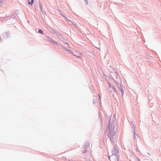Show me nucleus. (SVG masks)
Masks as SVG:
<instances>
[{
	"label": "nucleus",
	"mask_w": 161,
	"mask_h": 161,
	"mask_svg": "<svg viewBox=\"0 0 161 161\" xmlns=\"http://www.w3.org/2000/svg\"><path fill=\"white\" fill-rule=\"evenodd\" d=\"M33 2L34 1L33 0H31V1H29L28 3L29 4L32 5L33 4Z\"/></svg>",
	"instance_id": "f257e3e1"
},
{
	"label": "nucleus",
	"mask_w": 161,
	"mask_h": 161,
	"mask_svg": "<svg viewBox=\"0 0 161 161\" xmlns=\"http://www.w3.org/2000/svg\"><path fill=\"white\" fill-rule=\"evenodd\" d=\"M38 32L39 33H42V34H43V31L42 30H41V29H40L39 30V31H38Z\"/></svg>",
	"instance_id": "f03ea898"
},
{
	"label": "nucleus",
	"mask_w": 161,
	"mask_h": 161,
	"mask_svg": "<svg viewBox=\"0 0 161 161\" xmlns=\"http://www.w3.org/2000/svg\"><path fill=\"white\" fill-rule=\"evenodd\" d=\"M52 43L53 44L55 45L57 44V43L56 42L54 41H52Z\"/></svg>",
	"instance_id": "7ed1b4c3"
},
{
	"label": "nucleus",
	"mask_w": 161,
	"mask_h": 161,
	"mask_svg": "<svg viewBox=\"0 0 161 161\" xmlns=\"http://www.w3.org/2000/svg\"><path fill=\"white\" fill-rule=\"evenodd\" d=\"M137 136V137H138V136L137 135V134H135L134 135V137H135V138H136V137Z\"/></svg>",
	"instance_id": "20e7f679"
},
{
	"label": "nucleus",
	"mask_w": 161,
	"mask_h": 161,
	"mask_svg": "<svg viewBox=\"0 0 161 161\" xmlns=\"http://www.w3.org/2000/svg\"><path fill=\"white\" fill-rule=\"evenodd\" d=\"M3 3V0H0V4Z\"/></svg>",
	"instance_id": "39448f33"
},
{
	"label": "nucleus",
	"mask_w": 161,
	"mask_h": 161,
	"mask_svg": "<svg viewBox=\"0 0 161 161\" xmlns=\"http://www.w3.org/2000/svg\"><path fill=\"white\" fill-rule=\"evenodd\" d=\"M110 157H109V159H110Z\"/></svg>",
	"instance_id": "423d86ee"
}]
</instances>
